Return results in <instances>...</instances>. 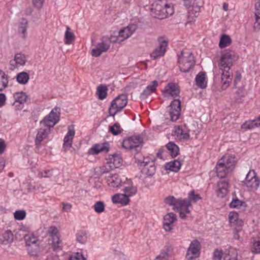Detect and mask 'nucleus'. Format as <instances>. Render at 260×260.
<instances>
[{
  "instance_id": "obj_12",
  "label": "nucleus",
  "mask_w": 260,
  "mask_h": 260,
  "mask_svg": "<svg viewBox=\"0 0 260 260\" xmlns=\"http://www.w3.org/2000/svg\"><path fill=\"white\" fill-rule=\"evenodd\" d=\"M158 41L159 42L158 47L151 53L150 56L153 59H157L164 55L166 51V47L168 45V42L163 40L162 38H158Z\"/></svg>"
},
{
  "instance_id": "obj_6",
  "label": "nucleus",
  "mask_w": 260,
  "mask_h": 260,
  "mask_svg": "<svg viewBox=\"0 0 260 260\" xmlns=\"http://www.w3.org/2000/svg\"><path fill=\"white\" fill-rule=\"evenodd\" d=\"M25 240L26 241V246L28 254L31 256H36L40 250L39 244L37 237L32 235L28 236L25 235Z\"/></svg>"
},
{
  "instance_id": "obj_11",
  "label": "nucleus",
  "mask_w": 260,
  "mask_h": 260,
  "mask_svg": "<svg viewBox=\"0 0 260 260\" xmlns=\"http://www.w3.org/2000/svg\"><path fill=\"white\" fill-rule=\"evenodd\" d=\"M170 115L173 121H177L180 117L181 111V102L178 99H175L170 105Z\"/></svg>"
},
{
  "instance_id": "obj_54",
  "label": "nucleus",
  "mask_w": 260,
  "mask_h": 260,
  "mask_svg": "<svg viewBox=\"0 0 260 260\" xmlns=\"http://www.w3.org/2000/svg\"><path fill=\"white\" fill-rule=\"evenodd\" d=\"M164 4L162 2L160 1L159 3H156L155 6H153V9L156 14H157L161 11V9L163 8Z\"/></svg>"
},
{
  "instance_id": "obj_9",
  "label": "nucleus",
  "mask_w": 260,
  "mask_h": 260,
  "mask_svg": "<svg viewBox=\"0 0 260 260\" xmlns=\"http://www.w3.org/2000/svg\"><path fill=\"white\" fill-rule=\"evenodd\" d=\"M200 242L198 240H193L187 249L186 258L188 260H192L198 257L200 254Z\"/></svg>"
},
{
  "instance_id": "obj_59",
  "label": "nucleus",
  "mask_w": 260,
  "mask_h": 260,
  "mask_svg": "<svg viewBox=\"0 0 260 260\" xmlns=\"http://www.w3.org/2000/svg\"><path fill=\"white\" fill-rule=\"evenodd\" d=\"M238 215L237 213L231 212L229 214V221L231 223H235L238 219Z\"/></svg>"
},
{
  "instance_id": "obj_26",
  "label": "nucleus",
  "mask_w": 260,
  "mask_h": 260,
  "mask_svg": "<svg viewBox=\"0 0 260 260\" xmlns=\"http://www.w3.org/2000/svg\"><path fill=\"white\" fill-rule=\"evenodd\" d=\"M181 166V161H179L178 159H176L174 161L167 162L166 165V169L174 172H178Z\"/></svg>"
},
{
  "instance_id": "obj_8",
  "label": "nucleus",
  "mask_w": 260,
  "mask_h": 260,
  "mask_svg": "<svg viewBox=\"0 0 260 260\" xmlns=\"http://www.w3.org/2000/svg\"><path fill=\"white\" fill-rule=\"evenodd\" d=\"M111 41L116 42L114 40L109 41L108 37H103L102 39V42L98 43L96 47L92 49V55L94 57H98L103 52H106L110 48V42Z\"/></svg>"
},
{
  "instance_id": "obj_29",
  "label": "nucleus",
  "mask_w": 260,
  "mask_h": 260,
  "mask_svg": "<svg viewBox=\"0 0 260 260\" xmlns=\"http://www.w3.org/2000/svg\"><path fill=\"white\" fill-rule=\"evenodd\" d=\"M16 79L17 82L19 84L25 85L28 82L29 79V75L25 72H22L17 74L16 76Z\"/></svg>"
},
{
  "instance_id": "obj_7",
  "label": "nucleus",
  "mask_w": 260,
  "mask_h": 260,
  "mask_svg": "<svg viewBox=\"0 0 260 260\" xmlns=\"http://www.w3.org/2000/svg\"><path fill=\"white\" fill-rule=\"evenodd\" d=\"M191 205L187 200L177 199L175 201V209L179 211L180 217L182 219H185L186 214L190 213L188 207Z\"/></svg>"
},
{
  "instance_id": "obj_10",
  "label": "nucleus",
  "mask_w": 260,
  "mask_h": 260,
  "mask_svg": "<svg viewBox=\"0 0 260 260\" xmlns=\"http://www.w3.org/2000/svg\"><path fill=\"white\" fill-rule=\"evenodd\" d=\"M135 162L140 167H143L142 172L147 176H152L155 173V166L153 161H142L135 156Z\"/></svg>"
},
{
  "instance_id": "obj_52",
  "label": "nucleus",
  "mask_w": 260,
  "mask_h": 260,
  "mask_svg": "<svg viewBox=\"0 0 260 260\" xmlns=\"http://www.w3.org/2000/svg\"><path fill=\"white\" fill-rule=\"evenodd\" d=\"M166 9H165V12L167 14V18L169 17V16L172 15L174 13V10L173 6L171 4H165Z\"/></svg>"
},
{
  "instance_id": "obj_20",
  "label": "nucleus",
  "mask_w": 260,
  "mask_h": 260,
  "mask_svg": "<svg viewBox=\"0 0 260 260\" xmlns=\"http://www.w3.org/2000/svg\"><path fill=\"white\" fill-rule=\"evenodd\" d=\"M108 184L109 186L113 188H117L121 186L122 179L117 174L109 176L107 178Z\"/></svg>"
},
{
  "instance_id": "obj_13",
  "label": "nucleus",
  "mask_w": 260,
  "mask_h": 260,
  "mask_svg": "<svg viewBox=\"0 0 260 260\" xmlns=\"http://www.w3.org/2000/svg\"><path fill=\"white\" fill-rule=\"evenodd\" d=\"M68 132L63 139V147L65 151L70 149L72 145L73 139L75 134L74 126L70 125L68 127Z\"/></svg>"
},
{
  "instance_id": "obj_60",
  "label": "nucleus",
  "mask_w": 260,
  "mask_h": 260,
  "mask_svg": "<svg viewBox=\"0 0 260 260\" xmlns=\"http://www.w3.org/2000/svg\"><path fill=\"white\" fill-rule=\"evenodd\" d=\"M70 260H86L81 253L77 252L71 258Z\"/></svg>"
},
{
  "instance_id": "obj_48",
  "label": "nucleus",
  "mask_w": 260,
  "mask_h": 260,
  "mask_svg": "<svg viewBox=\"0 0 260 260\" xmlns=\"http://www.w3.org/2000/svg\"><path fill=\"white\" fill-rule=\"evenodd\" d=\"M256 178H258V177L256 176L254 171L250 170L245 177L244 184L247 182V181H250V180L251 181L252 179L254 180V179Z\"/></svg>"
},
{
  "instance_id": "obj_49",
  "label": "nucleus",
  "mask_w": 260,
  "mask_h": 260,
  "mask_svg": "<svg viewBox=\"0 0 260 260\" xmlns=\"http://www.w3.org/2000/svg\"><path fill=\"white\" fill-rule=\"evenodd\" d=\"M235 94H237V96L235 98V102L236 103H240L241 98L244 96L245 93L244 89L242 88H239Z\"/></svg>"
},
{
  "instance_id": "obj_1",
  "label": "nucleus",
  "mask_w": 260,
  "mask_h": 260,
  "mask_svg": "<svg viewBox=\"0 0 260 260\" xmlns=\"http://www.w3.org/2000/svg\"><path fill=\"white\" fill-rule=\"evenodd\" d=\"M239 56L232 50L224 51L220 57L219 62V67L222 71L221 77V88L222 90L227 89L233 79V72L231 68L233 62L238 59Z\"/></svg>"
},
{
  "instance_id": "obj_19",
  "label": "nucleus",
  "mask_w": 260,
  "mask_h": 260,
  "mask_svg": "<svg viewBox=\"0 0 260 260\" xmlns=\"http://www.w3.org/2000/svg\"><path fill=\"white\" fill-rule=\"evenodd\" d=\"M220 160L227 166L229 171H233L236 164V158L235 156L224 155Z\"/></svg>"
},
{
  "instance_id": "obj_16",
  "label": "nucleus",
  "mask_w": 260,
  "mask_h": 260,
  "mask_svg": "<svg viewBox=\"0 0 260 260\" xmlns=\"http://www.w3.org/2000/svg\"><path fill=\"white\" fill-rule=\"evenodd\" d=\"M137 28V25L134 24H129L119 31V37L122 38V40H124L129 37L136 31Z\"/></svg>"
},
{
  "instance_id": "obj_17",
  "label": "nucleus",
  "mask_w": 260,
  "mask_h": 260,
  "mask_svg": "<svg viewBox=\"0 0 260 260\" xmlns=\"http://www.w3.org/2000/svg\"><path fill=\"white\" fill-rule=\"evenodd\" d=\"M216 173L217 175L219 178H223L226 175L232 172V171H229L227 166L223 162L222 160H219L216 166Z\"/></svg>"
},
{
  "instance_id": "obj_43",
  "label": "nucleus",
  "mask_w": 260,
  "mask_h": 260,
  "mask_svg": "<svg viewBox=\"0 0 260 260\" xmlns=\"http://www.w3.org/2000/svg\"><path fill=\"white\" fill-rule=\"evenodd\" d=\"M257 121L255 119L251 121H246L242 125V128L243 129H251L257 127Z\"/></svg>"
},
{
  "instance_id": "obj_61",
  "label": "nucleus",
  "mask_w": 260,
  "mask_h": 260,
  "mask_svg": "<svg viewBox=\"0 0 260 260\" xmlns=\"http://www.w3.org/2000/svg\"><path fill=\"white\" fill-rule=\"evenodd\" d=\"M254 30L258 31L260 30V16H255V22L253 26Z\"/></svg>"
},
{
  "instance_id": "obj_64",
  "label": "nucleus",
  "mask_w": 260,
  "mask_h": 260,
  "mask_svg": "<svg viewBox=\"0 0 260 260\" xmlns=\"http://www.w3.org/2000/svg\"><path fill=\"white\" fill-rule=\"evenodd\" d=\"M32 2L35 7L38 9L42 8L44 0H32Z\"/></svg>"
},
{
  "instance_id": "obj_5",
  "label": "nucleus",
  "mask_w": 260,
  "mask_h": 260,
  "mask_svg": "<svg viewBox=\"0 0 260 260\" xmlns=\"http://www.w3.org/2000/svg\"><path fill=\"white\" fill-rule=\"evenodd\" d=\"M60 115V108L55 107L53 109L50 113L45 116L41 123H43L45 126L53 127L59 121Z\"/></svg>"
},
{
  "instance_id": "obj_30",
  "label": "nucleus",
  "mask_w": 260,
  "mask_h": 260,
  "mask_svg": "<svg viewBox=\"0 0 260 260\" xmlns=\"http://www.w3.org/2000/svg\"><path fill=\"white\" fill-rule=\"evenodd\" d=\"M28 21L25 18H22L18 26V31L23 34V38H26V34L28 27Z\"/></svg>"
},
{
  "instance_id": "obj_37",
  "label": "nucleus",
  "mask_w": 260,
  "mask_h": 260,
  "mask_svg": "<svg viewBox=\"0 0 260 260\" xmlns=\"http://www.w3.org/2000/svg\"><path fill=\"white\" fill-rule=\"evenodd\" d=\"M169 247L166 246L165 249L162 250L160 254L156 257L154 260H168L170 256Z\"/></svg>"
},
{
  "instance_id": "obj_33",
  "label": "nucleus",
  "mask_w": 260,
  "mask_h": 260,
  "mask_svg": "<svg viewBox=\"0 0 260 260\" xmlns=\"http://www.w3.org/2000/svg\"><path fill=\"white\" fill-rule=\"evenodd\" d=\"M124 194L127 196L129 198L130 197H132L136 194L137 192V188L133 185L125 186L123 189Z\"/></svg>"
},
{
  "instance_id": "obj_62",
  "label": "nucleus",
  "mask_w": 260,
  "mask_h": 260,
  "mask_svg": "<svg viewBox=\"0 0 260 260\" xmlns=\"http://www.w3.org/2000/svg\"><path fill=\"white\" fill-rule=\"evenodd\" d=\"M191 6H192V10H190L189 11V14L190 16L193 13V11H194L195 12L194 15L196 17H197V15L196 14V13L200 12L201 6H199V5L195 6L194 3L193 4H192Z\"/></svg>"
},
{
  "instance_id": "obj_63",
  "label": "nucleus",
  "mask_w": 260,
  "mask_h": 260,
  "mask_svg": "<svg viewBox=\"0 0 260 260\" xmlns=\"http://www.w3.org/2000/svg\"><path fill=\"white\" fill-rule=\"evenodd\" d=\"M152 92L150 91L148 89L146 88L143 90V91L140 94V98L142 100L146 99L149 95Z\"/></svg>"
},
{
  "instance_id": "obj_42",
  "label": "nucleus",
  "mask_w": 260,
  "mask_h": 260,
  "mask_svg": "<svg viewBox=\"0 0 260 260\" xmlns=\"http://www.w3.org/2000/svg\"><path fill=\"white\" fill-rule=\"evenodd\" d=\"M76 240L81 244H84L87 241L86 233L84 231H80L76 234Z\"/></svg>"
},
{
  "instance_id": "obj_58",
  "label": "nucleus",
  "mask_w": 260,
  "mask_h": 260,
  "mask_svg": "<svg viewBox=\"0 0 260 260\" xmlns=\"http://www.w3.org/2000/svg\"><path fill=\"white\" fill-rule=\"evenodd\" d=\"M96 172L98 175H101L104 173H106L109 172L110 169L108 168L107 166H102L96 169Z\"/></svg>"
},
{
  "instance_id": "obj_28",
  "label": "nucleus",
  "mask_w": 260,
  "mask_h": 260,
  "mask_svg": "<svg viewBox=\"0 0 260 260\" xmlns=\"http://www.w3.org/2000/svg\"><path fill=\"white\" fill-rule=\"evenodd\" d=\"M166 148L172 157H175L179 154V148L174 142H169L166 145Z\"/></svg>"
},
{
  "instance_id": "obj_32",
  "label": "nucleus",
  "mask_w": 260,
  "mask_h": 260,
  "mask_svg": "<svg viewBox=\"0 0 260 260\" xmlns=\"http://www.w3.org/2000/svg\"><path fill=\"white\" fill-rule=\"evenodd\" d=\"M231 43L232 40L230 36L224 34L222 36L220 39L219 46L220 48H223L228 46H229Z\"/></svg>"
},
{
  "instance_id": "obj_25",
  "label": "nucleus",
  "mask_w": 260,
  "mask_h": 260,
  "mask_svg": "<svg viewBox=\"0 0 260 260\" xmlns=\"http://www.w3.org/2000/svg\"><path fill=\"white\" fill-rule=\"evenodd\" d=\"M110 163L113 164V166H109L111 169L112 168H119L122 164V158L120 155L117 154H114L110 157Z\"/></svg>"
},
{
  "instance_id": "obj_39",
  "label": "nucleus",
  "mask_w": 260,
  "mask_h": 260,
  "mask_svg": "<svg viewBox=\"0 0 260 260\" xmlns=\"http://www.w3.org/2000/svg\"><path fill=\"white\" fill-rule=\"evenodd\" d=\"M14 58L19 67L24 66L26 61L25 56L21 53L15 54Z\"/></svg>"
},
{
  "instance_id": "obj_18",
  "label": "nucleus",
  "mask_w": 260,
  "mask_h": 260,
  "mask_svg": "<svg viewBox=\"0 0 260 260\" xmlns=\"http://www.w3.org/2000/svg\"><path fill=\"white\" fill-rule=\"evenodd\" d=\"M217 196L220 198H224L228 192L229 183L225 180H220L217 183Z\"/></svg>"
},
{
  "instance_id": "obj_40",
  "label": "nucleus",
  "mask_w": 260,
  "mask_h": 260,
  "mask_svg": "<svg viewBox=\"0 0 260 260\" xmlns=\"http://www.w3.org/2000/svg\"><path fill=\"white\" fill-rule=\"evenodd\" d=\"M122 131L120 124L116 122L113 125L109 126V132L113 135L117 136L120 134Z\"/></svg>"
},
{
  "instance_id": "obj_38",
  "label": "nucleus",
  "mask_w": 260,
  "mask_h": 260,
  "mask_svg": "<svg viewBox=\"0 0 260 260\" xmlns=\"http://www.w3.org/2000/svg\"><path fill=\"white\" fill-rule=\"evenodd\" d=\"M4 238L3 244H7L13 241V234L10 230L6 231L3 235Z\"/></svg>"
},
{
  "instance_id": "obj_35",
  "label": "nucleus",
  "mask_w": 260,
  "mask_h": 260,
  "mask_svg": "<svg viewBox=\"0 0 260 260\" xmlns=\"http://www.w3.org/2000/svg\"><path fill=\"white\" fill-rule=\"evenodd\" d=\"M108 88L106 86L104 85H100L97 88V94L100 100L105 99L107 94Z\"/></svg>"
},
{
  "instance_id": "obj_44",
  "label": "nucleus",
  "mask_w": 260,
  "mask_h": 260,
  "mask_svg": "<svg viewBox=\"0 0 260 260\" xmlns=\"http://www.w3.org/2000/svg\"><path fill=\"white\" fill-rule=\"evenodd\" d=\"M252 251L257 253H260V238H254L252 241Z\"/></svg>"
},
{
  "instance_id": "obj_50",
  "label": "nucleus",
  "mask_w": 260,
  "mask_h": 260,
  "mask_svg": "<svg viewBox=\"0 0 260 260\" xmlns=\"http://www.w3.org/2000/svg\"><path fill=\"white\" fill-rule=\"evenodd\" d=\"M243 203V202L238 199H233L230 204V206L231 208H239L242 206Z\"/></svg>"
},
{
  "instance_id": "obj_14",
  "label": "nucleus",
  "mask_w": 260,
  "mask_h": 260,
  "mask_svg": "<svg viewBox=\"0 0 260 260\" xmlns=\"http://www.w3.org/2000/svg\"><path fill=\"white\" fill-rule=\"evenodd\" d=\"M109 151V145L108 143L95 144L88 150V154L96 155L101 152L107 153Z\"/></svg>"
},
{
  "instance_id": "obj_21",
  "label": "nucleus",
  "mask_w": 260,
  "mask_h": 260,
  "mask_svg": "<svg viewBox=\"0 0 260 260\" xmlns=\"http://www.w3.org/2000/svg\"><path fill=\"white\" fill-rule=\"evenodd\" d=\"M112 201L114 204H120L122 205H126L129 202V199L124 194L117 193L113 196Z\"/></svg>"
},
{
  "instance_id": "obj_31",
  "label": "nucleus",
  "mask_w": 260,
  "mask_h": 260,
  "mask_svg": "<svg viewBox=\"0 0 260 260\" xmlns=\"http://www.w3.org/2000/svg\"><path fill=\"white\" fill-rule=\"evenodd\" d=\"M70 30V28L67 26L64 35V39L66 40L65 44L68 45L72 44V42H73L75 39V35Z\"/></svg>"
},
{
  "instance_id": "obj_41",
  "label": "nucleus",
  "mask_w": 260,
  "mask_h": 260,
  "mask_svg": "<svg viewBox=\"0 0 260 260\" xmlns=\"http://www.w3.org/2000/svg\"><path fill=\"white\" fill-rule=\"evenodd\" d=\"M201 199L199 194H195L194 190H191L188 193L187 201L191 204V202L196 203L198 201Z\"/></svg>"
},
{
  "instance_id": "obj_27",
  "label": "nucleus",
  "mask_w": 260,
  "mask_h": 260,
  "mask_svg": "<svg viewBox=\"0 0 260 260\" xmlns=\"http://www.w3.org/2000/svg\"><path fill=\"white\" fill-rule=\"evenodd\" d=\"M14 98L15 99L14 105H16V107H17L16 105L17 103L23 105L26 102L27 95L23 92H16L14 94Z\"/></svg>"
},
{
  "instance_id": "obj_4",
  "label": "nucleus",
  "mask_w": 260,
  "mask_h": 260,
  "mask_svg": "<svg viewBox=\"0 0 260 260\" xmlns=\"http://www.w3.org/2000/svg\"><path fill=\"white\" fill-rule=\"evenodd\" d=\"M127 103V96L125 94H121L114 99L109 109L110 116L114 117L119 111H120Z\"/></svg>"
},
{
  "instance_id": "obj_55",
  "label": "nucleus",
  "mask_w": 260,
  "mask_h": 260,
  "mask_svg": "<svg viewBox=\"0 0 260 260\" xmlns=\"http://www.w3.org/2000/svg\"><path fill=\"white\" fill-rule=\"evenodd\" d=\"M158 86V82L157 81L154 80L152 81L149 85H148L146 88L148 89L150 91L153 92L156 90V87Z\"/></svg>"
},
{
  "instance_id": "obj_15",
  "label": "nucleus",
  "mask_w": 260,
  "mask_h": 260,
  "mask_svg": "<svg viewBox=\"0 0 260 260\" xmlns=\"http://www.w3.org/2000/svg\"><path fill=\"white\" fill-rule=\"evenodd\" d=\"M176 220V215L171 212L167 214L164 217L163 226L166 231H170L173 229L174 222Z\"/></svg>"
},
{
  "instance_id": "obj_45",
  "label": "nucleus",
  "mask_w": 260,
  "mask_h": 260,
  "mask_svg": "<svg viewBox=\"0 0 260 260\" xmlns=\"http://www.w3.org/2000/svg\"><path fill=\"white\" fill-rule=\"evenodd\" d=\"M94 209L95 212L101 213L105 210V205L102 201L96 202L94 205Z\"/></svg>"
},
{
  "instance_id": "obj_36",
  "label": "nucleus",
  "mask_w": 260,
  "mask_h": 260,
  "mask_svg": "<svg viewBox=\"0 0 260 260\" xmlns=\"http://www.w3.org/2000/svg\"><path fill=\"white\" fill-rule=\"evenodd\" d=\"M8 80L6 74L0 70V91L4 89L8 85Z\"/></svg>"
},
{
  "instance_id": "obj_22",
  "label": "nucleus",
  "mask_w": 260,
  "mask_h": 260,
  "mask_svg": "<svg viewBox=\"0 0 260 260\" xmlns=\"http://www.w3.org/2000/svg\"><path fill=\"white\" fill-rule=\"evenodd\" d=\"M165 91L167 93L174 97L177 96L180 93L178 86L173 83H170L168 84L165 87Z\"/></svg>"
},
{
  "instance_id": "obj_46",
  "label": "nucleus",
  "mask_w": 260,
  "mask_h": 260,
  "mask_svg": "<svg viewBox=\"0 0 260 260\" xmlns=\"http://www.w3.org/2000/svg\"><path fill=\"white\" fill-rule=\"evenodd\" d=\"M52 170H46L43 171H40L38 173V177L39 178H48L50 177L53 175Z\"/></svg>"
},
{
  "instance_id": "obj_23",
  "label": "nucleus",
  "mask_w": 260,
  "mask_h": 260,
  "mask_svg": "<svg viewBox=\"0 0 260 260\" xmlns=\"http://www.w3.org/2000/svg\"><path fill=\"white\" fill-rule=\"evenodd\" d=\"M205 76L206 74L204 72H201L196 77V85L200 88L204 89L207 87Z\"/></svg>"
},
{
  "instance_id": "obj_56",
  "label": "nucleus",
  "mask_w": 260,
  "mask_h": 260,
  "mask_svg": "<svg viewBox=\"0 0 260 260\" xmlns=\"http://www.w3.org/2000/svg\"><path fill=\"white\" fill-rule=\"evenodd\" d=\"M224 260H238L237 253L236 252H231L226 254L224 257Z\"/></svg>"
},
{
  "instance_id": "obj_3",
  "label": "nucleus",
  "mask_w": 260,
  "mask_h": 260,
  "mask_svg": "<svg viewBox=\"0 0 260 260\" xmlns=\"http://www.w3.org/2000/svg\"><path fill=\"white\" fill-rule=\"evenodd\" d=\"M143 143V138L140 136H133L124 139L122 146L126 149L130 150L132 152L138 154L142 149Z\"/></svg>"
},
{
  "instance_id": "obj_34",
  "label": "nucleus",
  "mask_w": 260,
  "mask_h": 260,
  "mask_svg": "<svg viewBox=\"0 0 260 260\" xmlns=\"http://www.w3.org/2000/svg\"><path fill=\"white\" fill-rule=\"evenodd\" d=\"M259 180L258 178L254 179V180L252 179V180H250V181H247L246 182L244 185L246 186L247 188H249L250 190H254L257 189L259 185Z\"/></svg>"
},
{
  "instance_id": "obj_57",
  "label": "nucleus",
  "mask_w": 260,
  "mask_h": 260,
  "mask_svg": "<svg viewBox=\"0 0 260 260\" xmlns=\"http://www.w3.org/2000/svg\"><path fill=\"white\" fill-rule=\"evenodd\" d=\"M177 200L173 196H169L165 199V203L171 206H173L174 209H175V201Z\"/></svg>"
},
{
  "instance_id": "obj_2",
  "label": "nucleus",
  "mask_w": 260,
  "mask_h": 260,
  "mask_svg": "<svg viewBox=\"0 0 260 260\" xmlns=\"http://www.w3.org/2000/svg\"><path fill=\"white\" fill-rule=\"evenodd\" d=\"M193 55L190 51H182L178 55V63L179 68L182 72H188L195 64Z\"/></svg>"
},
{
  "instance_id": "obj_47",
  "label": "nucleus",
  "mask_w": 260,
  "mask_h": 260,
  "mask_svg": "<svg viewBox=\"0 0 260 260\" xmlns=\"http://www.w3.org/2000/svg\"><path fill=\"white\" fill-rule=\"evenodd\" d=\"M14 216L15 219L21 220L25 218L26 212L24 210H17L14 213Z\"/></svg>"
},
{
  "instance_id": "obj_53",
  "label": "nucleus",
  "mask_w": 260,
  "mask_h": 260,
  "mask_svg": "<svg viewBox=\"0 0 260 260\" xmlns=\"http://www.w3.org/2000/svg\"><path fill=\"white\" fill-rule=\"evenodd\" d=\"M242 76L240 72L237 71L235 73V78L234 80V87L236 88L237 85L241 81Z\"/></svg>"
},
{
  "instance_id": "obj_51",
  "label": "nucleus",
  "mask_w": 260,
  "mask_h": 260,
  "mask_svg": "<svg viewBox=\"0 0 260 260\" xmlns=\"http://www.w3.org/2000/svg\"><path fill=\"white\" fill-rule=\"evenodd\" d=\"M61 243V241L59 239V238L56 236V237H54L52 241L53 248L54 250H57L60 248L59 244Z\"/></svg>"
},
{
  "instance_id": "obj_24",
  "label": "nucleus",
  "mask_w": 260,
  "mask_h": 260,
  "mask_svg": "<svg viewBox=\"0 0 260 260\" xmlns=\"http://www.w3.org/2000/svg\"><path fill=\"white\" fill-rule=\"evenodd\" d=\"M48 133L46 129L40 128L37 135L35 140L36 147H40L41 142L47 136Z\"/></svg>"
}]
</instances>
